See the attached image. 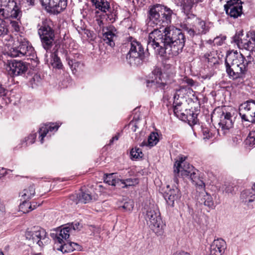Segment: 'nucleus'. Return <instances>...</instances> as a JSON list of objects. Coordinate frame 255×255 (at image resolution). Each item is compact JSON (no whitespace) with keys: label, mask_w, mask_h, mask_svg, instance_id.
Segmentation results:
<instances>
[{"label":"nucleus","mask_w":255,"mask_h":255,"mask_svg":"<svg viewBox=\"0 0 255 255\" xmlns=\"http://www.w3.org/2000/svg\"><path fill=\"white\" fill-rule=\"evenodd\" d=\"M144 210L143 214L147 226L156 235H161L164 225L157 206L150 204L148 207H144Z\"/></svg>","instance_id":"nucleus-3"},{"label":"nucleus","mask_w":255,"mask_h":255,"mask_svg":"<svg viewBox=\"0 0 255 255\" xmlns=\"http://www.w3.org/2000/svg\"><path fill=\"white\" fill-rule=\"evenodd\" d=\"M36 137V133L35 132L30 133L27 137L25 138L23 141L26 142V145H29L33 143Z\"/></svg>","instance_id":"nucleus-44"},{"label":"nucleus","mask_w":255,"mask_h":255,"mask_svg":"<svg viewBox=\"0 0 255 255\" xmlns=\"http://www.w3.org/2000/svg\"><path fill=\"white\" fill-rule=\"evenodd\" d=\"M96 20L97 21L98 24L99 25V26L100 27H101L102 26H103L104 23H103V21L101 19H100L99 18H97L96 19Z\"/></svg>","instance_id":"nucleus-58"},{"label":"nucleus","mask_w":255,"mask_h":255,"mask_svg":"<svg viewBox=\"0 0 255 255\" xmlns=\"http://www.w3.org/2000/svg\"><path fill=\"white\" fill-rule=\"evenodd\" d=\"M34 49L29 42L25 39H21L19 45L16 47L11 48L8 55L11 57H22L30 56L33 54Z\"/></svg>","instance_id":"nucleus-7"},{"label":"nucleus","mask_w":255,"mask_h":255,"mask_svg":"<svg viewBox=\"0 0 255 255\" xmlns=\"http://www.w3.org/2000/svg\"><path fill=\"white\" fill-rule=\"evenodd\" d=\"M249 142L251 146H255V128L249 133Z\"/></svg>","instance_id":"nucleus-47"},{"label":"nucleus","mask_w":255,"mask_h":255,"mask_svg":"<svg viewBox=\"0 0 255 255\" xmlns=\"http://www.w3.org/2000/svg\"><path fill=\"white\" fill-rule=\"evenodd\" d=\"M194 23L192 27L187 25L184 27L185 30L190 36L204 34L209 31V27L204 20L195 17Z\"/></svg>","instance_id":"nucleus-12"},{"label":"nucleus","mask_w":255,"mask_h":255,"mask_svg":"<svg viewBox=\"0 0 255 255\" xmlns=\"http://www.w3.org/2000/svg\"><path fill=\"white\" fill-rule=\"evenodd\" d=\"M185 117V121H188L189 124L195 125L197 123V115L195 114L193 111L191 112L190 111L189 114H186Z\"/></svg>","instance_id":"nucleus-40"},{"label":"nucleus","mask_w":255,"mask_h":255,"mask_svg":"<svg viewBox=\"0 0 255 255\" xmlns=\"http://www.w3.org/2000/svg\"><path fill=\"white\" fill-rule=\"evenodd\" d=\"M202 132L203 139L205 140L209 139L211 137H212V134L208 128H203Z\"/></svg>","instance_id":"nucleus-49"},{"label":"nucleus","mask_w":255,"mask_h":255,"mask_svg":"<svg viewBox=\"0 0 255 255\" xmlns=\"http://www.w3.org/2000/svg\"><path fill=\"white\" fill-rule=\"evenodd\" d=\"M0 255H4L3 252L0 250Z\"/></svg>","instance_id":"nucleus-62"},{"label":"nucleus","mask_w":255,"mask_h":255,"mask_svg":"<svg viewBox=\"0 0 255 255\" xmlns=\"http://www.w3.org/2000/svg\"><path fill=\"white\" fill-rule=\"evenodd\" d=\"M5 212V206L2 203L0 202V216L4 215Z\"/></svg>","instance_id":"nucleus-53"},{"label":"nucleus","mask_w":255,"mask_h":255,"mask_svg":"<svg viewBox=\"0 0 255 255\" xmlns=\"http://www.w3.org/2000/svg\"><path fill=\"white\" fill-rule=\"evenodd\" d=\"M6 95V90L0 85V100H3V97Z\"/></svg>","instance_id":"nucleus-52"},{"label":"nucleus","mask_w":255,"mask_h":255,"mask_svg":"<svg viewBox=\"0 0 255 255\" xmlns=\"http://www.w3.org/2000/svg\"><path fill=\"white\" fill-rule=\"evenodd\" d=\"M179 174L180 173L183 178H186L189 175V173L194 170V167L188 163H186L182 165H180L179 167Z\"/></svg>","instance_id":"nucleus-32"},{"label":"nucleus","mask_w":255,"mask_h":255,"mask_svg":"<svg viewBox=\"0 0 255 255\" xmlns=\"http://www.w3.org/2000/svg\"><path fill=\"white\" fill-rule=\"evenodd\" d=\"M136 126H134V128H132V131H135V130H136Z\"/></svg>","instance_id":"nucleus-61"},{"label":"nucleus","mask_w":255,"mask_h":255,"mask_svg":"<svg viewBox=\"0 0 255 255\" xmlns=\"http://www.w3.org/2000/svg\"><path fill=\"white\" fill-rule=\"evenodd\" d=\"M131 159L132 160L139 159L143 156L141 150L138 147L132 148L130 151Z\"/></svg>","instance_id":"nucleus-38"},{"label":"nucleus","mask_w":255,"mask_h":255,"mask_svg":"<svg viewBox=\"0 0 255 255\" xmlns=\"http://www.w3.org/2000/svg\"><path fill=\"white\" fill-rule=\"evenodd\" d=\"M71 234L69 228L65 225L62 228L58 230L54 237L55 245H58V243H62L68 240L70 234Z\"/></svg>","instance_id":"nucleus-19"},{"label":"nucleus","mask_w":255,"mask_h":255,"mask_svg":"<svg viewBox=\"0 0 255 255\" xmlns=\"http://www.w3.org/2000/svg\"><path fill=\"white\" fill-rule=\"evenodd\" d=\"M224 110V108L217 110L218 117L220 118L219 125L223 130H228L233 126L231 114Z\"/></svg>","instance_id":"nucleus-16"},{"label":"nucleus","mask_w":255,"mask_h":255,"mask_svg":"<svg viewBox=\"0 0 255 255\" xmlns=\"http://www.w3.org/2000/svg\"><path fill=\"white\" fill-rule=\"evenodd\" d=\"M130 50L127 55L128 62L131 66H138L142 63L144 57V49L141 43L131 36L128 38Z\"/></svg>","instance_id":"nucleus-4"},{"label":"nucleus","mask_w":255,"mask_h":255,"mask_svg":"<svg viewBox=\"0 0 255 255\" xmlns=\"http://www.w3.org/2000/svg\"><path fill=\"white\" fill-rule=\"evenodd\" d=\"M37 0H21L22 4L25 7H31L35 5Z\"/></svg>","instance_id":"nucleus-48"},{"label":"nucleus","mask_w":255,"mask_h":255,"mask_svg":"<svg viewBox=\"0 0 255 255\" xmlns=\"http://www.w3.org/2000/svg\"><path fill=\"white\" fill-rule=\"evenodd\" d=\"M36 206L34 205L33 207L30 202H22L19 205V209L20 212L26 214L34 210Z\"/></svg>","instance_id":"nucleus-36"},{"label":"nucleus","mask_w":255,"mask_h":255,"mask_svg":"<svg viewBox=\"0 0 255 255\" xmlns=\"http://www.w3.org/2000/svg\"><path fill=\"white\" fill-rule=\"evenodd\" d=\"M239 115L243 120L255 124V100H250L242 104Z\"/></svg>","instance_id":"nucleus-8"},{"label":"nucleus","mask_w":255,"mask_h":255,"mask_svg":"<svg viewBox=\"0 0 255 255\" xmlns=\"http://www.w3.org/2000/svg\"><path fill=\"white\" fill-rule=\"evenodd\" d=\"M97 9L106 13L107 18L111 22H114L117 18V12L110 7V3L107 0H91Z\"/></svg>","instance_id":"nucleus-14"},{"label":"nucleus","mask_w":255,"mask_h":255,"mask_svg":"<svg viewBox=\"0 0 255 255\" xmlns=\"http://www.w3.org/2000/svg\"><path fill=\"white\" fill-rule=\"evenodd\" d=\"M35 190V188H34L33 186H32L31 187H30V189H29L30 191H31L32 190Z\"/></svg>","instance_id":"nucleus-60"},{"label":"nucleus","mask_w":255,"mask_h":255,"mask_svg":"<svg viewBox=\"0 0 255 255\" xmlns=\"http://www.w3.org/2000/svg\"><path fill=\"white\" fill-rule=\"evenodd\" d=\"M59 245L57 250L61 251L63 253H68L72 252L74 251H81L82 247L79 244L70 242L69 240L66 242H63L62 243H58Z\"/></svg>","instance_id":"nucleus-18"},{"label":"nucleus","mask_w":255,"mask_h":255,"mask_svg":"<svg viewBox=\"0 0 255 255\" xmlns=\"http://www.w3.org/2000/svg\"><path fill=\"white\" fill-rule=\"evenodd\" d=\"M173 11L169 7L160 4L149 6L147 13L148 23L149 25L165 26L161 30L154 29L148 36L147 50L149 48L156 49L158 54L163 56L168 54L176 56L182 51L186 38L180 29L173 26H168L171 23Z\"/></svg>","instance_id":"nucleus-1"},{"label":"nucleus","mask_w":255,"mask_h":255,"mask_svg":"<svg viewBox=\"0 0 255 255\" xmlns=\"http://www.w3.org/2000/svg\"><path fill=\"white\" fill-rule=\"evenodd\" d=\"M253 60L251 54L246 59L237 51L230 52L227 54L225 59L226 72L233 79L241 78L247 70L248 65Z\"/></svg>","instance_id":"nucleus-2"},{"label":"nucleus","mask_w":255,"mask_h":255,"mask_svg":"<svg viewBox=\"0 0 255 255\" xmlns=\"http://www.w3.org/2000/svg\"><path fill=\"white\" fill-rule=\"evenodd\" d=\"M173 255H190L189 253L185 252H176Z\"/></svg>","instance_id":"nucleus-56"},{"label":"nucleus","mask_w":255,"mask_h":255,"mask_svg":"<svg viewBox=\"0 0 255 255\" xmlns=\"http://www.w3.org/2000/svg\"><path fill=\"white\" fill-rule=\"evenodd\" d=\"M202 1V0H182L181 6L184 13L188 14L195 4Z\"/></svg>","instance_id":"nucleus-30"},{"label":"nucleus","mask_w":255,"mask_h":255,"mask_svg":"<svg viewBox=\"0 0 255 255\" xmlns=\"http://www.w3.org/2000/svg\"><path fill=\"white\" fill-rule=\"evenodd\" d=\"M31 255H43L41 253H33Z\"/></svg>","instance_id":"nucleus-59"},{"label":"nucleus","mask_w":255,"mask_h":255,"mask_svg":"<svg viewBox=\"0 0 255 255\" xmlns=\"http://www.w3.org/2000/svg\"><path fill=\"white\" fill-rule=\"evenodd\" d=\"M216 51H212L210 53H207L205 54L204 57L207 59L208 62L213 64H215L218 62V57Z\"/></svg>","instance_id":"nucleus-37"},{"label":"nucleus","mask_w":255,"mask_h":255,"mask_svg":"<svg viewBox=\"0 0 255 255\" xmlns=\"http://www.w3.org/2000/svg\"><path fill=\"white\" fill-rule=\"evenodd\" d=\"M59 126L54 124L44 125L39 128L38 130L41 143L43 142V138L46 135L49 131H52L57 130Z\"/></svg>","instance_id":"nucleus-24"},{"label":"nucleus","mask_w":255,"mask_h":255,"mask_svg":"<svg viewBox=\"0 0 255 255\" xmlns=\"http://www.w3.org/2000/svg\"><path fill=\"white\" fill-rule=\"evenodd\" d=\"M241 197L245 198L246 202H251L255 199V194L253 192H242Z\"/></svg>","instance_id":"nucleus-42"},{"label":"nucleus","mask_w":255,"mask_h":255,"mask_svg":"<svg viewBox=\"0 0 255 255\" xmlns=\"http://www.w3.org/2000/svg\"><path fill=\"white\" fill-rule=\"evenodd\" d=\"M9 171H12V170L0 167V179L8 174Z\"/></svg>","instance_id":"nucleus-51"},{"label":"nucleus","mask_w":255,"mask_h":255,"mask_svg":"<svg viewBox=\"0 0 255 255\" xmlns=\"http://www.w3.org/2000/svg\"><path fill=\"white\" fill-rule=\"evenodd\" d=\"M159 141L158 134L156 132H152L149 135L147 140L143 141L140 144L141 146H148L152 147Z\"/></svg>","instance_id":"nucleus-28"},{"label":"nucleus","mask_w":255,"mask_h":255,"mask_svg":"<svg viewBox=\"0 0 255 255\" xmlns=\"http://www.w3.org/2000/svg\"><path fill=\"white\" fill-rule=\"evenodd\" d=\"M186 178L192 181L193 184L196 187L197 190H205V183L199 178L194 168V170L192 171L189 173V175L187 176Z\"/></svg>","instance_id":"nucleus-23"},{"label":"nucleus","mask_w":255,"mask_h":255,"mask_svg":"<svg viewBox=\"0 0 255 255\" xmlns=\"http://www.w3.org/2000/svg\"><path fill=\"white\" fill-rule=\"evenodd\" d=\"M102 186V185H98V187H101Z\"/></svg>","instance_id":"nucleus-63"},{"label":"nucleus","mask_w":255,"mask_h":255,"mask_svg":"<svg viewBox=\"0 0 255 255\" xmlns=\"http://www.w3.org/2000/svg\"><path fill=\"white\" fill-rule=\"evenodd\" d=\"M5 69L10 76L14 77L24 74L28 67L27 64L22 61L12 60H7L5 64Z\"/></svg>","instance_id":"nucleus-11"},{"label":"nucleus","mask_w":255,"mask_h":255,"mask_svg":"<svg viewBox=\"0 0 255 255\" xmlns=\"http://www.w3.org/2000/svg\"><path fill=\"white\" fill-rule=\"evenodd\" d=\"M119 189L127 188L129 186H134L138 184V180L137 178H128L125 180L120 179L119 181Z\"/></svg>","instance_id":"nucleus-33"},{"label":"nucleus","mask_w":255,"mask_h":255,"mask_svg":"<svg viewBox=\"0 0 255 255\" xmlns=\"http://www.w3.org/2000/svg\"><path fill=\"white\" fill-rule=\"evenodd\" d=\"M4 13L5 12L4 8H3L2 6L0 5V15L4 17H5L6 16H5Z\"/></svg>","instance_id":"nucleus-57"},{"label":"nucleus","mask_w":255,"mask_h":255,"mask_svg":"<svg viewBox=\"0 0 255 255\" xmlns=\"http://www.w3.org/2000/svg\"><path fill=\"white\" fill-rule=\"evenodd\" d=\"M104 180L105 183L108 184L109 185L117 187V189H119V183L120 179L116 178L115 173H111L109 174L105 175L104 177Z\"/></svg>","instance_id":"nucleus-31"},{"label":"nucleus","mask_w":255,"mask_h":255,"mask_svg":"<svg viewBox=\"0 0 255 255\" xmlns=\"http://www.w3.org/2000/svg\"><path fill=\"white\" fill-rule=\"evenodd\" d=\"M174 182L176 183L177 186H175L176 189L178 190V191H180L181 190L180 186L179 185V184L177 183V178L175 177L174 179Z\"/></svg>","instance_id":"nucleus-55"},{"label":"nucleus","mask_w":255,"mask_h":255,"mask_svg":"<svg viewBox=\"0 0 255 255\" xmlns=\"http://www.w3.org/2000/svg\"><path fill=\"white\" fill-rule=\"evenodd\" d=\"M173 111L174 115L179 119L182 121H185L186 115L183 112V109L181 108V104L178 103L173 106Z\"/></svg>","instance_id":"nucleus-34"},{"label":"nucleus","mask_w":255,"mask_h":255,"mask_svg":"<svg viewBox=\"0 0 255 255\" xmlns=\"http://www.w3.org/2000/svg\"><path fill=\"white\" fill-rule=\"evenodd\" d=\"M186 157L185 156H181L179 157V160H177L174 163V172L175 174H179V167L180 165H182V164L187 163L185 161Z\"/></svg>","instance_id":"nucleus-41"},{"label":"nucleus","mask_w":255,"mask_h":255,"mask_svg":"<svg viewBox=\"0 0 255 255\" xmlns=\"http://www.w3.org/2000/svg\"><path fill=\"white\" fill-rule=\"evenodd\" d=\"M226 248V243L224 240H215L211 245L210 255H223Z\"/></svg>","instance_id":"nucleus-17"},{"label":"nucleus","mask_w":255,"mask_h":255,"mask_svg":"<svg viewBox=\"0 0 255 255\" xmlns=\"http://www.w3.org/2000/svg\"><path fill=\"white\" fill-rule=\"evenodd\" d=\"M25 236L30 244H36L39 247H43L49 240L45 230L39 226L28 229Z\"/></svg>","instance_id":"nucleus-6"},{"label":"nucleus","mask_w":255,"mask_h":255,"mask_svg":"<svg viewBox=\"0 0 255 255\" xmlns=\"http://www.w3.org/2000/svg\"><path fill=\"white\" fill-rule=\"evenodd\" d=\"M240 0H230L224 5V9L227 15L231 17L237 18L243 13L242 2L239 3Z\"/></svg>","instance_id":"nucleus-15"},{"label":"nucleus","mask_w":255,"mask_h":255,"mask_svg":"<svg viewBox=\"0 0 255 255\" xmlns=\"http://www.w3.org/2000/svg\"><path fill=\"white\" fill-rule=\"evenodd\" d=\"M51 65L53 68L61 69L63 67L62 63L60 58L58 56L57 52H55L51 55Z\"/></svg>","instance_id":"nucleus-35"},{"label":"nucleus","mask_w":255,"mask_h":255,"mask_svg":"<svg viewBox=\"0 0 255 255\" xmlns=\"http://www.w3.org/2000/svg\"><path fill=\"white\" fill-rule=\"evenodd\" d=\"M199 196L202 197L201 200L203 201L205 206L209 207L214 206V200L216 198V194L211 195L208 192H199Z\"/></svg>","instance_id":"nucleus-26"},{"label":"nucleus","mask_w":255,"mask_h":255,"mask_svg":"<svg viewBox=\"0 0 255 255\" xmlns=\"http://www.w3.org/2000/svg\"><path fill=\"white\" fill-rule=\"evenodd\" d=\"M81 59L82 55L77 53L75 54L73 57H67L66 60L68 62V64L73 72L74 70L76 71L77 69L82 64L79 61L77 60L76 58Z\"/></svg>","instance_id":"nucleus-27"},{"label":"nucleus","mask_w":255,"mask_h":255,"mask_svg":"<svg viewBox=\"0 0 255 255\" xmlns=\"http://www.w3.org/2000/svg\"><path fill=\"white\" fill-rule=\"evenodd\" d=\"M21 200L22 202H28V201L32 198L35 196V193L31 192H21Z\"/></svg>","instance_id":"nucleus-43"},{"label":"nucleus","mask_w":255,"mask_h":255,"mask_svg":"<svg viewBox=\"0 0 255 255\" xmlns=\"http://www.w3.org/2000/svg\"><path fill=\"white\" fill-rule=\"evenodd\" d=\"M8 29L3 23V21L0 19V36H3L7 34Z\"/></svg>","instance_id":"nucleus-46"},{"label":"nucleus","mask_w":255,"mask_h":255,"mask_svg":"<svg viewBox=\"0 0 255 255\" xmlns=\"http://www.w3.org/2000/svg\"><path fill=\"white\" fill-rule=\"evenodd\" d=\"M248 39L240 38L239 35H236L234 37V42L241 49H244L252 53L255 49V32L251 31L247 33Z\"/></svg>","instance_id":"nucleus-13"},{"label":"nucleus","mask_w":255,"mask_h":255,"mask_svg":"<svg viewBox=\"0 0 255 255\" xmlns=\"http://www.w3.org/2000/svg\"><path fill=\"white\" fill-rule=\"evenodd\" d=\"M42 45L46 50L51 48L55 38L54 30L51 21L43 22L38 29Z\"/></svg>","instance_id":"nucleus-5"},{"label":"nucleus","mask_w":255,"mask_h":255,"mask_svg":"<svg viewBox=\"0 0 255 255\" xmlns=\"http://www.w3.org/2000/svg\"><path fill=\"white\" fill-rule=\"evenodd\" d=\"M152 73L154 77H152V80L147 81V87L164 89L166 86L171 83V80L167 78L166 74L162 73L159 68H155Z\"/></svg>","instance_id":"nucleus-10"},{"label":"nucleus","mask_w":255,"mask_h":255,"mask_svg":"<svg viewBox=\"0 0 255 255\" xmlns=\"http://www.w3.org/2000/svg\"><path fill=\"white\" fill-rule=\"evenodd\" d=\"M45 9L49 13L58 14L64 11L67 6L68 0H39Z\"/></svg>","instance_id":"nucleus-9"},{"label":"nucleus","mask_w":255,"mask_h":255,"mask_svg":"<svg viewBox=\"0 0 255 255\" xmlns=\"http://www.w3.org/2000/svg\"><path fill=\"white\" fill-rule=\"evenodd\" d=\"M6 6L9 9L8 11L10 13V16L12 18L18 19L21 16L22 12L14 0H9Z\"/></svg>","instance_id":"nucleus-22"},{"label":"nucleus","mask_w":255,"mask_h":255,"mask_svg":"<svg viewBox=\"0 0 255 255\" xmlns=\"http://www.w3.org/2000/svg\"><path fill=\"white\" fill-rule=\"evenodd\" d=\"M12 27L15 31H19L20 30V27L18 22L16 21H11L10 22Z\"/></svg>","instance_id":"nucleus-50"},{"label":"nucleus","mask_w":255,"mask_h":255,"mask_svg":"<svg viewBox=\"0 0 255 255\" xmlns=\"http://www.w3.org/2000/svg\"><path fill=\"white\" fill-rule=\"evenodd\" d=\"M119 139V135H116L115 136H114L110 140L109 144L111 145L113 143L114 141L115 140H118Z\"/></svg>","instance_id":"nucleus-54"},{"label":"nucleus","mask_w":255,"mask_h":255,"mask_svg":"<svg viewBox=\"0 0 255 255\" xmlns=\"http://www.w3.org/2000/svg\"><path fill=\"white\" fill-rule=\"evenodd\" d=\"M70 198L76 203H86L93 199V195L88 192H75L70 195Z\"/></svg>","instance_id":"nucleus-20"},{"label":"nucleus","mask_w":255,"mask_h":255,"mask_svg":"<svg viewBox=\"0 0 255 255\" xmlns=\"http://www.w3.org/2000/svg\"><path fill=\"white\" fill-rule=\"evenodd\" d=\"M67 228H69V231L72 233L73 231H79L82 228V224L79 222H74L72 223L66 225Z\"/></svg>","instance_id":"nucleus-39"},{"label":"nucleus","mask_w":255,"mask_h":255,"mask_svg":"<svg viewBox=\"0 0 255 255\" xmlns=\"http://www.w3.org/2000/svg\"><path fill=\"white\" fill-rule=\"evenodd\" d=\"M134 203L131 200H129L128 201L126 202L122 206V207L127 211H132Z\"/></svg>","instance_id":"nucleus-45"},{"label":"nucleus","mask_w":255,"mask_h":255,"mask_svg":"<svg viewBox=\"0 0 255 255\" xmlns=\"http://www.w3.org/2000/svg\"><path fill=\"white\" fill-rule=\"evenodd\" d=\"M116 29L114 27H110L103 35L104 40L112 47L115 45L114 38L116 37Z\"/></svg>","instance_id":"nucleus-25"},{"label":"nucleus","mask_w":255,"mask_h":255,"mask_svg":"<svg viewBox=\"0 0 255 255\" xmlns=\"http://www.w3.org/2000/svg\"><path fill=\"white\" fill-rule=\"evenodd\" d=\"M163 196L167 204L171 207H173L174 201L178 199L180 195L178 192H164Z\"/></svg>","instance_id":"nucleus-29"},{"label":"nucleus","mask_w":255,"mask_h":255,"mask_svg":"<svg viewBox=\"0 0 255 255\" xmlns=\"http://www.w3.org/2000/svg\"><path fill=\"white\" fill-rule=\"evenodd\" d=\"M182 82L181 84V86H180L179 89H176V93L174 96V98H176V95L178 97L180 95L184 94V93L186 91L187 87H192L195 85V81H193L192 79L189 78L187 77H184L181 80Z\"/></svg>","instance_id":"nucleus-21"}]
</instances>
